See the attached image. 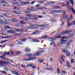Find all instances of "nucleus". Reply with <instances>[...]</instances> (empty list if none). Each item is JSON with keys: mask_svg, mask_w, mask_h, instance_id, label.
Here are the masks:
<instances>
[{"mask_svg": "<svg viewBox=\"0 0 75 75\" xmlns=\"http://www.w3.org/2000/svg\"><path fill=\"white\" fill-rule=\"evenodd\" d=\"M65 37H62L60 40V42L58 43L57 44L58 47H61L63 45V44H66L67 42V40H65Z\"/></svg>", "mask_w": 75, "mask_h": 75, "instance_id": "nucleus-1", "label": "nucleus"}, {"mask_svg": "<svg viewBox=\"0 0 75 75\" xmlns=\"http://www.w3.org/2000/svg\"><path fill=\"white\" fill-rule=\"evenodd\" d=\"M26 56H29L28 59H24L23 61H31V60H33L34 59H36V57H33V54L31 53L27 54L26 55Z\"/></svg>", "mask_w": 75, "mask_h": 75, "instance_id": "nucleus-2", "label": "nucleus"}, {"mask_svg": "<svg viewBox=\"0 0 75 75\" xmlns=\"http://www.w3.org/2000/svg\"><path fill=\"white\" fill-rule=\"evenodd\" d=\"M62 51L63 53H65L67 54V57H69L71 55V54H70V52H69L68 51V50L65 49H62Z\"/></svg>", "mask_w": 75, "mask_h": 75, "instance_id": "nucleus-3", "label": "nucleus"}, {"mask_svg": "<svg viewBox=\"0 0 75 75\" xmlns=\"http://www.w3.org/2000/svg\"><path fill=\"white\" fill-rule=\"evenodd\" d=\"M43 52H45V51H42L40 52H38L36 53H35L33 55V57L34 58V57H35L36 56L39 57V56H40V54H41V53H42Z\"/></svg>", "mask_w": 75, "mask_h": 75, "instance_id": "nucleus-4", "label": "nucleus"}, {"mask_svg": "<svg viewBox=\"0 0 75 75\" xmlns=\"http://www.w3.org/2000/svg\"><path fill=\"white\" fill-rule=\"evenodd\" d=\"M67 26L69 28V27H71L72 25L75 24V21L72 22L70 24H69V19H67Z\"/></svg>", "mask_w": 75, "mask_h": 75, "instance_id": "nucleus-5", "label": "nucleus"}, {"mask_svg": "<svg viewBox=\"0 0 75 75\" xmlns=\"http://www.w3.org/2000/svg\"><path fill=\"white\" fill-rule=\"evenodd\" d=\"M62 13H63L64 14V15L62 16L63 19H65V20H66L67 18H68V17H65V15L66 14V11L63 10V11H62Z\"/></svg>", "mask_w": 75, "mask_h": 75, "instance_id": "nucleus-6", "label": "nucleus"}, {"mask_svg": "<svg viewBox=\"0 0 75 75\" xmlns=\"http://www.w3.org/2000/svg\"><path fill=\"white\" fill-rule=\"evenodd\" d=\"M27 67H31L32 68H33V69H35L36 68V66L34 65H32L31 64H29L27 65Z\"/></svg>", "mask_w": 75, "mask_h": 75, "instance_id": "nucleus-7", "label": "nucleus"}, {"mask_svg": "<svg viewBox=\"0 0 75 75\" xmlns=\"http://www.w3.org/2000/svg\"><path fill=\"white\" fill-rule=\"evenodd\" d=\"M70 32H71L70 30L66 31L65 32H64L60 33L59 34V35H64V34H68V33H70Z\"/></svg>", "mask_w": 75, "mask_h": 75, "instance_id": "nucleus-8", "label": "nucleus"}, {"mask_svg": "<svg viewBox=\"0 0 75 75\" xmlns=\"http://www.w3.org/2000/svg\"><path fill=\"white\" fill-rule=\"evenodd\" d=\"M73 41V40H72V39L69 40L68 42L66 44L67 46L68 47V46H69L71 44L72 42Z\"/></svg>", "mask_w": 75, "mask_h": 75, "instance_id": "nucleus-9", "label": "nucleus"}, {"mask_svg": "<svg viewBox=\"0 0 75 75\" xmlns=\"http://www.w3.org/2000/svg\"><path fill=\"white\" fill-rule=\"evenodd\" d=\"M64 11V10L58 11V10H54V13H62V11Z\"/></svg>", "mask_w": 75, "mask_h": 75, "instance_id": "nucleus-10", "label": "nucleus"}, {"mask_svg": "<svg viewBox=\"0 0 75 75\" xmlns=\"http://www.w3.org/2000/svg\"><path fill=\"white\" fill-rule=\"evenodd\" d=\"M48 36L47 35H45L44 36H42L41 37L39 38H38V39H45L46 38H48Z\"/></svg>", "mask_w": 75, "mask_h": 75, "instance_id": "nucleus-11", "label": "nucleus"}, {"mask_svg": "<svg viewBox=\"0 0 75 75\" xmlns=\"http://www.w3.org/2000/svg\"><path fill=\"white\" fill-rule=\"evenodd\" d=\"M25 51L26 52H30L31 51V50L28 47H27L25 49Z\"/></svg>", "mask_w": 75, "mask_h": 75, "instance_id": "nucleus-12", "label": "nucleus"}, {"mask_svg": "<svg viewBox=\"0 0 75 75\" xmlns=\"http://www.w3.org/2000/svg\"><path fill=\"white\" fill-rule=\"evenodd\" d=\"M38 26H39L38 25H37V26H35V27H31L28 26L27 28L28 29L29 28V29H32V28H33V29H37Z\"/></svg>", "mask_w": 75, "mask_h": 75, "instance_id": "nucleus-13", "label": "nucleus"}, {"mask_svg": "<svg viewBox=\"0 0 75 75\" xmlns=\"http://www.w3.org/2000/svg\"><path fill=\"white\" fill-rule=\"evenodd\" d=\"M61 58L62 62H64V59H65V56L63 55H62L61 56Z\"/></svg>", "mask_w": 75, "mask_h": 75, "instance_id": "nucleus-14", "label": "nucleus"}, {"mask_svg": "<svg viewBox=\"0 0 75 75\" xmlns=\"http://www.w3.org/2000/svg\"><path fill=\"white\" fill-rule=\"evenodd\" d=\"M27 16H29V17H35V16H38V15L35 14H34L33 15L30 14V15H27Z\"/></svg>", "mask_w": 75, "mask_h": 75, "instance_id": "nucleus-15", "label": "nucleus"}, {"mask_svg": "<svg viewBox=\"0 0 75 75\" xmlns=\"http://www.w3.org/2000/svg\"><path fill=\"white\" fill-rule=\"evenodd\" d=\"M48 40L50 41H55L56 39L54 38H50L48 39Z\"/></svg>", "mask_w": 75, "mask_h": 75, "instance_id": "nucleus-16", "label": "nucleus"}, {"mask_svg": "<svg viewBox=\"0 0 75 75\" xmlns=\"http://www.w3.org/2000/svg\"><path fill=\"white\" fill-rule=\"evenodd\" d=\"M67 66L68 68H70V64H69V62L68 61H67Z\"/></svg>", "mask_w": 75, "mask_h": 75, "instance_id": "nucleus-17", "label": "nucleus"}, {"mask_svg": "<svg viewBox=\"0 0 75 75\" xmlns=\"http://www.w3.org/2000/svg\"><path fill=\"white\" fill-rule=\"evenodd\" d=\"M40 33L39 31H35L34 33H33V34H34L35 35H38Z\"/></svg>", "mask_w": 75, "mask_h": 75, "instance_id": "nucleus-18", "label": "nucleus"}, {"mask_svg": "<svg viewBox=\"0 0 75 75\" xmlns=\"http://www.w3.org/2000/svg\"><path fill=\"white\" fill-rule=\"evenodd\" d=\"M39 26H42V27H47V26H49L48 24H44L43 25H38Z\"/></svg>", "mask_w": 75, "mask_h": 75, "instance_id": "nucleus-19", "label": "nucleus"}, {"mask_svg": "<svg viewBox=\"0 0 75 75\" xmlns=\"http://www.w3.org/2000/svg\"><path fill=\"white\" fill-rule=\"evenodd\" d=\"M11 72L13 74H16L17 75H19V74H18V73L15 71L14 70L12 71Z\"/></svg>", "mask_w": 75, "mask_h": 75, "instance_id": "nucleus-20", "label": "nucleus"}, {"mask_svg": "<svg viewBox=\"0 0 75 75\" xmlns=\"http://www.w3.org/2000/svg\"><path fill=\"white\" fill-rule=\"evenodd\" d=\"M3 69L5 71H8V69H7V68L5 66H4L3 67Z\"/></svg>", "mask_w": 75, "mask_h": 75, "instance_id": "nucleus-21", "label": "nucleus"}, {"mask_svg": "<svg viewBox=\"0 0 75 75\" xmlns=\"http://www.w3.org/2000/svg\"><path fill=\"white\" fill-rule=\"evenodd\" d=\"M3 66V62L1 61L0 62V67H2Z\"/></svg>", "mask_w": 75, "mask_h": 75, "instance_id": "nucleus-22", "label": "nucleus"}, {"mask_svg": "<svg viewBox=\"0 0 75 75\" xmlns=\"http://www.w3.org/2000/svg\"><path fill=\"white\" fill-rule=\"evenodd\" d=\"M20 40L21 41H23V42H24V41H25L27 40V39L25 38H24L23 39H20Z\"/></svg>", "mask_w": 75, "mask_h": 75, "instance_id": "nucleus-23", "label": "nucleus"}, {"mask_svg": "<svg viewBox=\"0 0 75 75\" xmlns=\"http://www.w3.org/2000/svg\"><path fill=\"white\" fill-rule=\"evenodd\" d=\"M71 11H72L73 13L74 14H75V9L72 7H71Z\"/></svg>", "mask_w": 75, "mask_h": 75, "instance_id": "nucleus-24", "label": "nucleus"}, {"mask_svg": "<svg viewBox=\"0 0 75 75\" xmlns=\"http://www.w3.org/2000/svg\"><path fill=\"white\" fill-rule=\"evenodd\" d=\"M38 1L37 2L39 3H40V4H42L43 3H44V1Z\"/></svg>", "mask_w": 75, "mask_h": 75, "instance_id": "nucleus-25", "label": "nucleus"}, {"mask_svg": "<svg viewBox=\"0 0 75 75\" xmlns=\"http://www.w3.org/2000/svg\"><path fill=\"white\" fill-rule=\"evenodd\" d=\"M16 54H18V55H20V54H21V52L20 51H16Z\"/></svg>", "mask_w": 75, "mask_h": 75, "instance_id": "nucleus-26", "label": "nucleus"}, {"mask_svg": "<svg viewBox=\"0 0 75 75\" xmlns=\"http://www.w3.org/2000/svg\"><path fill=\"white\" fill-rule=\"evenodd\" d=\"M7 32H8V33H15L14 31L12 30H8L7 31Z\"/></svg>", "mask_w": 75, "mask_h": 75, "instance_id": "nucleus-27", "label": "nucleus"}, {"mask_svg": "<svg viewBox=\"0 0 75 75\" xmlns=\"http://www.w3.org/2000/svg\"><path fill=\"white\" fill-rule=\"evenodd\" d=\"M0 72H1V74H6V72L5 71L0 70Z\"/></svg>", "mask_w": 75, "mask_h": 75, "instance_id": "nucleus-28", "label": "nucleus"}, {"mask_svg": "<svg viewBox=\"0 0 75 75\" xmlns=\"http://www.w3.org/2000/svg\"><path fill=\"white\" fill-rule=\"evenodd\" d=\"M11 21H12V22H17V21H18L17 20V19H12L11 20Z\"/></svg>", "mask_w": 75, "mask_h": 75, "instance_id": "nucleus-29", "label": "nucleus"}, {"mask_svg": "<svg viewBox=\"0 0 75 75\" xmlns=\"http://www.w3.org/2000/svg\"><path fill=\"white\" fill-rule=\"evenodd\" d=\"M30 25L32 26V27H37V25L35 24H31Z\"/></svg>", "mask_w": 75, "mask_h": 75, "instance_id": "nucleus-30", "label": "nucleus"}, {"mask_svg": "<svg viewBox=\"0 0 75 75\" xmlns=\"http://www.w3.org/2000/svg\"><path fill=\"white\" fill-rule=\"evenodd\" d=\"M69 0L70 1H71L72 6H73L74 4V1H73V0Z\"/></svg>", "mask_w": 75, "mask_h": 75, "instance_id": "nucleus-31", "label": "nucleus"}, {"mask_svg": "<svg viewBox=\"0 0 75 75\" xmlns=\"http://www.w3.org/2000/svg\"><path fill=\"white\" fill-rule=\"evenodd\" d=\"M23 43L22 42H20L17 43L18 45H23Z\"/></svg>", "mask_w": 75, "mask_h": 75, "instance_id": "nucleus-32", "label": "nucleus"}, {"mask_svg": "<svg viewBox=\"0 0 75 75\" xmlns=\"http://www.w3.org/2000/svg\"><path fill=\"white\" fill-rule=\"evenodd\" d=\"M21 4H24V5H26V2H24L23 1H22L21 2Z\"/></svg>", "mask_w": 75, "mask_h": 75, "instance_id": "nucleus-33", "label": "nucleus"}, {"mask_svg": "<svg viewBox=\"0 0 75 75\" xmlns=\"http://www.w3.org/2000/svg\"><path fill=\"white\" fill-rule=\"evenodd\" d=\"M55 2H54V1H52V2H50V5H52L53 4H55Z\"/></svg>", "mask_w": 75, "mask_h": 75, "instance_id": "nucleus-34", "label": "nucleus"}, {"mask_svg": "<svg viewBox=\"0 0 75 75\" xmlns=\"http://www.w3.org/2000/svg\"><path fill=\"white\" fill-rule=\"evenodd\" d=\"M7 52H5L3 53V55L5 57L6 55H7Z\"/></svg>", "mask_w": 75, "mask_h": 75, "instance_id": "nucleus-35", "label": "nucleus"}, {"mask_svg": "<svg viewBox=\"0 0 75 75\" xmlns=\"http://www.w3.org/2000/svg\"><path fill=\"white\" fill-rule=\"evenodd\" d=\"M22 19L23 20H27L28 18L26 17H23L22 18Z\"/></svg>", "mask_w": 75, "mask_h": 75, "instance_id": "nucleus-36", "label": "nucleus"}, {"mask_svg": "<svg viewBox=\"0 0 75 75\" xmlns=\"http://www.w3.org/2000/svg\"><path fill=\"white\" fill-rule=\"evenodd\" d=\"M20 23L21 24H25L26 23H25V22L24 21H21L20 22Z\"/></svg>", "mask_w": 75, "mask_h": 75, "instance_id": "nucleus-37", "label": "nucleus"}, {"mask_svg": "<svg viewBox=\"0 0 75 75\" xmlns=\"http://www.w3.org/2000/svg\"><path fill=\"white\" fill-rule=\"evenodd\" d=\"M57 20L55 19H53L50 20V21H52V22H54V21H56Z\"/></svg>", "mask_w": 75, "mask_h": 75, "instance_id": "nucleus-38", "label": "nucleus"}, {"mask_svg": "<svg viewBox=\"0 0 75 75\" xmlns=\"http://www.w3.org/2000/svg\"><path fill=\"white\" fill-rule=\"evenodd\" d=\"M60 7L57 6H54V8H59Z\"/></svg>", "mask_w": 75, "mask_h": 75, "instance_id": "nucleus-39", "label": "nucleus"}, {"mask_svg": "<svg viewBox=\"0 0 75 75\" xmlns=\"http://www.w3.org/2000/svg\"><path fill=\"white\" fill-rule=\"evenodd\" d=\"M15 31H16L17 32H18L19 31H21V29H16L15 30Z\"/></svg>", "mask_w": 75, "mask_h": 75, "instance_id": "nucleus-40", "label": "nucleus"}, {"mask_svg": "<svg viewBox=\"0 0 75 75\" xmlns=\"http://www.w3.org/2000/svg\"><path fill=\"white\" fill-rule=\"evenodd\" d=\"M7 40H5L4 41H1L0 43L1 44H2V43H4V42H7Z\"/></svg>", "mask_w": 75, "mask_h": 75, "instance_id": "nucleus-41", "label": "nucleus"}, {"mask_svg": "<svg viewBox=\"0 0 75 75\" xmlns=\"http://www.w3.org/2000/svg\"><path fill=\"white\" fill-rule=\"evenodd\" d=\"M57 72H58V74H60L61 72H60V71H59V68H57Z\"/></svg>", "mask_w": 75, "mask_h": 75, "instance_id": "nucleus-42", "label": "nucleus"}, {"mask_svg": "<svg viewBox=\"0 0 75 75\" xmlns=\"http://www.w3.org/2000/svg\"><path fill=\"white\" fill-rule=\"evenodd\" d=\"M74 35V34L71 33L70 35V37H73Z\"/></svg>", "mask_w": 75, "mask_h": 75, "instance_id": "nucleus-43", "label": "nucleus"}, {"mask_svg": "<svg viewBox=\"0 0 75 75\" xmlns=\"http://www.w3.org/2000/svg\"><path fill=\"white\" fill-rule=\"evenodd\" d=\"M73 18V16H72V15H71L70 17V20H72Z\"/></svg>", "mask_w": 75, "mask_h": 75, "instance_id": "nucleus-44", "label": "nucleus"}, {"mask_svg": "<svg viewBox=\"0 0 75 75\" xmlns=\"http://www.w3.org/2000/svg\"><path fill=\"white\" fill-rule=\"evenodd\" d=\"M14 51H12L11 52V54L12 55H14Z\"/></svg>", "mask_w": 75, "mask_h": 75, "instance_id": "nucleus-45", "label": "nucleus"}, {"mask_svg": "<svg viewBox=\"0 0 75 75\" xmlns=\"http://www.w3.org/2000/svg\"><path fill=\"white\" fill-rule=\"evenodd\" d=\"M71 63H74V59H71Z\"/></svg>", "mask_w": 75, "mask_h": 75, "instance_id": "nucleus-46", "label": "nucleus"}, {"mask_svg": "<svg viewBox=\"0 0 75 75\" xmlns=\"http://www.w3.org/2000/svg\"><path fill=\"white\" fill-rule=\"evenodd\" d=\"M4 27L5 28H7V29L10 28V26H5Z\"/></svg>", "mask_w": 75, "mask_h": 75, "instance_id": "nucleus-47", "label": "nucleus"}, {"mask_svg": "<svg viewBox=\"0 0 75 75\" xmlns=\"http://www.w3.org/2000/svg\"><path fill=\"white\" fill-rule=\"evenodd\" d=\"M10 37V36H6L4 38H8Z\"/></svg>", "mask_w": 75, "mask_h": 75, "instance_id": "nucleus-48", "label": "nucleus"}, {"mask_svg": "<svg viewBox=\"0 0 75 75\" xmlns=\"http://www.w3.org/2000/svg\"><path fill=\"white\" fill-rule=\"evenodd\" d=\"M44 60H41V59L39 60L40 62V63H42V62H44Z\"/></svg>", "mask_w": 75, "mask_h": 75, "instance_id": "nucleus-49", "label": "nucleus"}, {"mask_svg": "<svg viewBox=\"0 0 75 75\" xmlns=\"http://www.w3.org/2000/svg\"><path fill=\"white\" fill-rule=\"evenodd\" d=\"M56 38H61V36L60 35H57L55 36Z\"/></svg>", "mask_w": 75, "mask_h": 75, "instance_id": "nucleus-50", "label": "nucleus"}, {"mask_svg": "<svg viewBox=\"0 0 75 75\" xmlns=\"http://www.w3.org/2000/svg\"><path fill=\"white\" fill-rule=\"evenodd\" d=\"M14 9H15V10H18L19 8L18 7H15L14 8Z\"/></svg>", "mask_w": 75, "mask_h": 75, "instance_id": "nucleus-51", "label": "nucleus"}, {"mask_svg": "<svg viewBox=\"0 0 75 75\" xmlns=\"http://www.w3.org/2000/svg\"><path fill=\"white\" fill-rule=\"evenodd\" d=\"M38 17H33V20H38Z\"/></svg>", "mask_w": 75, "mask_h": 75, "instance_id": "nucleus-52", "label": "nucleus"}, {"mask_svg": "<svg viewBox=\"0 0 75 75\" xmlns=\"http://www.w3.org/2000/svg\"><path fill=\"white\" fill-rule=\"evenodd\" d=\"M20 14V12L19 11L16 12V14Z\"/></svg>", "mask_w": 75, "mask_h": 75, "instance_id": "nucleus-53", "label": "nucleus"}, {"mask_svg": "<svg viewBox=\"0 0 75 75\" xmlns=\"http://www.w3.org/2000/svg\"><path fill=\"white\" fill-rule=\"evenodd\" d=\"M30 8H32V10H34V8L33 7V6H30Z\"/></svg>", "mask_w": 75, "mask_h": 75, "instance_id": "nucleus-54", "label": "nucleus"}, {"mask_svg": "<svg viewBox=\"0 0 75 75\" xmlns=\"http://www.w3.org/2000/svg\"><path fill=\"white\" fill-rule=\"evenodd\" d=\"M46 8L45 7H41V9H45Z\"/></svg>", "mask_w": 75, "mask_h": 75, "instance_id": "nucleus-55", "label": "nucleus"}, {"mask_svg": "<svg viewBox=\"0 0 75 75\" xmlns=\"http://www.w3.org/2000/svg\"><path fill=\"white\" fill-rule=\"evenodd\" d=\"M35 42H40V40H38L36 39Z\"/></svg>", "mask_w": 75, "mask_h": 75, "instance_id": "nucleus-56", "label": "nucleus"}, {"mask_svg": "<svg viewBox=\"0 0 75 75\" xmlns=\"http://www.w3.org/2000/svg\"><path fill=\"white\" fill-rule=\"evenodd\" d=\"M5 56H4V55L3 56H0V58H2V59H3V58H4V57H5Z\"/></svg>", "mask_w": 75, "mask_h": 75, "instance_id": "nucleus-57", "label": "nucleus"}, {"mask_svg": "<svg viewBox=\"0 0 75 75\" xmlns=\"http://www.w3.org/2000/svg\"><path fill=\"white\" fill-rule=\"evenodd\" d=\"M16 27H20V24H18L16 25Z\"/></svg>", "mask_w": 75, "mask_h": 75, "instance_id": "nucleus-58", "label": "nucleus"}, {"mask_svg": "<svg viewBox=\"0 0 75 75\" xmlns=\"http://www.w3.org/2000/svg\"><path fill=\"white\" fill-rule=\"evenodd\" d=\"M19 26L20 27H24V25L21 24H20Z\"/></svg>", "mask_w": 75, "mask_h": 75, "instance_id": "nucleus-59", "label": "nucleus"}, {"mask_svg": "<svg viewBox=\"0 0 75 75\" xmlns=\"http://www.w3.org/2000/svg\"><path fill=\"white\" fill-rule=\"evenodd\" d=\"M65 48H66L67 50H68V49H69V48H70V47H65Z\"/></svg>", "mask_w": 75, "mask_h": 75, "instance_id": "nucleus-60", "label": "nucleus"}, {"mask_svg": "<svg viewBox=\"0 0 75 75\" xmlns=\"http://www.w3.org/2000/svg\"><path fill=\"white\" fill-rule=\"evenodd\" d=\"M27 10H30L31 11H33V10H32V9H30V8H28L27 9Z\"/></svg>", "mask_w": 75, "mask_h": 75, "instance_id": "nucleus-61", "label": "nucleus"}, {"mask_svg": "<svg viewBox=\"0 0 75 75\" xmlns=\"http://www.w3.org/2000/svg\"><path fill=\"white\" fill-rule=\"evenodd\" d=\"M35 3V1H33L32 3H31V4H33Z\"/></svg>", "mask_w": 75, "mask_h": 75, "instance_id": "nucleus-62", "label": "nucleus"}, {"mask_svg": "<svg viewBox=\"0 0 75 75\" xmlns=\"http://www.w3.org/2000/svg\"><path fill=\"white\" fill-rule=\"evenodd\" d=\"M62 73L63 74H66V71H62Z\"/></svg>", "mask_w": 75, "mask_h": 75, "instance_id": "nucleus-63", "label": "nucleus"}, {"mask_svg": "<svg viewBox=\"0 0 75 75\" xmlns=\"http://www.w3.org/2000/svg\"><path fill=\"white\" fill-rule=\"evenodd\" d=\"M36 39H33L32 40V41L33 42H35V40H36Z\"/></svg>", "mask_w": 75, "mask_h": 75, "instance_id": "nucleus-64", "label": "nucleus"}]
</instances>
